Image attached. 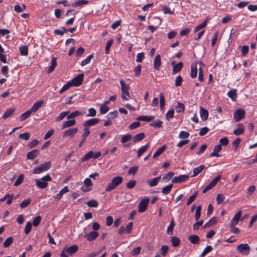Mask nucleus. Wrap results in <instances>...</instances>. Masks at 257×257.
I'll return each instance as SVG.
<instances>
[{
  "label": "nucleus",
  "instance_id": "nucleus-51",
  "mask_svg": "<svg viewBox=\"0 0 257 257\" xmlns=\"http://www.w3.org/2000/svg\"><path fill=\"white\" fill-rule=\"evenodd\" d=\"M201 210V205L198 206L196 209L195 214V219L196 221H198L200 218Z\"/></svg>",
  "mask_w": 257,
  "mask_h": 257
},
{
  "label": "nucleus",
  "instance_id": "nucleus-11",
  "mask_svg": "<svg viewBox=\"0 0 257 257\" xmlns=\"http://www.w3.org/2000/svg\"><path fill=\"white\" fill-rule=\"evenodd\" d=\"M245 111L243 109H238L236 110L233 113V118L235 122L239 121L243 117Z\"/></svg>",
  "mask_w": 257,
  "mask_h": 257
},
{
  "label": "nucleus",
  "instance_id": "nucleus-39",
  "mask_svg": "<svg viewBox=\"0 0 257 257\" xmlns=\"http://www.w3.org/2000/svg\"><path fill=\"white\" fill-rule=\"evenodd\" d=\"M19 51L21 55L26 56L28 55V48L27 46L19 47Z\"/></svg>",
  "mask_w": 257,
  "mask_h": 257
},
{
  "label": "nucleus",
  "instance_id": "nucleus-64",
  "mask_svg": "<svg viewBox=\"0 0 257 257\" xmlns=\"http://www.w3.org/2000/svg\"><path fill=\"white\" fill-rule=\"evenodd\" d=\"M207 25V20L204 21L201 24L197 26L194 29V32H196L200 30L201 29L203 28L206 27Z\"/></svg>",
  "mask_w": 257,
  "mask_h": 257
},
{
  "label": "nucleus",
  "instance_id": "nucleus-15",
  "mask_svg": "<svg viewBox=\"0 0 257 257\" xmlns=\"http://www.w3.org/2000/svg\"><path fill=\"white\" fill-rule=\"evenodd\" d=\"M64 251L71 255L76 252L78 250V247L77 245H73L69 247H65L63 249Z\"/></svg>",
  "mask_w": 257,
  "mask_h": 257
},
{
  "label": "nucleus",
  "instance_id": "nucleus-21",
  "mask_svg": "<svg viewBox=\"0 0 257 257\" xmlns=\"http://www.w3.org/2000/svg\"><path fill=\"white\" fill-rule=\"evenodd\" d=\"M44 104V100L36 102L30 109L32 112H36Z\"/></svg>",
  "mask_w": 257,
  "mask_h": 257
},
{
  "label": "nucleus",
  "instance_id": "nucleus-58",
  "mask_svg": "<svg viewBox=\"0 0 257 257\" xmlns=\"http://www.w3.org/2000/svg\"><path fill=\"white\" fill-rule=\"evenodd\" d=\"M168 246L167 245H164L161 247L160 252L162 255L165 256L168 252Z\"/></svg>",
  "mask_w": 257,
  "mask_h": 257
},
{
  "label": "nucleus",
  "instance_id": "nucleus-52",
  "mask_svg": "<svg viewBox=\"0 0 257 257\" xmlns=\"http://www.w3.org/2000/svg\"><path fill=\"white\" fill-rule=\"evenodd\" d=\"M132 138V136L130 134H127L124 135L120 140V142L121 143H125L129 141H130Z\"/></svg>",
  "mask_w": 257,
  "mask_h": 257
},
{
  "label": "nucleus",
  "instance_id": "nucleus-24",
  "mask_svg": "<svg viewBox=\"0 0 257 257\" xmlns=\"http://www.w3.org/2000/svg\"><path fill=\"white\" fill-rule=\"evenodd\" d=\"M76 123L75 119H71L64 121L61 126L62 129H64L66 127H70L74 125Z\"/></svg>",
  "mask_w": 257,
  "mask_h": 257
},
{
  "label": "nucleus",
  "instance_id": "nucleus-31",
  "mask_svg": "<svg viewBox=\"0 0 257 257\" xmlns=\"http://www.w3.org/2000/svg\"><path fill=\"white\" fill-rule=\"evenodd\" d=\"M68 188L67 186H65L60 191V192H59L58 194H57V195H56V196L55 197V198L58 200H59L63 196V195L67 193V192H68Z\"/></svg>",
  "mask_w": 257,
  "mask_h": 257
},
{
  "label": "nucleus",
  "instance_id": "nucleus-62",
  "mask_svg": "<svg viewBox=\"0 0 257 257\" xmlns=\"http://www.w3.org/2000/svg\"><path fill=\"white\" fill-rule=\"evenodd\" d=\"M72 86L71 84L70 83V81L67 82L66 84H65L62 88L59 90L60 93H62L64 91L67 90L69 89V88Z\"/></svg>",
  "mask_w": 257,
  "mask_h": 257
},
{
  "label": "nucleus",
  "instance_id": "nucleus-40",
  "mask_svg": "<svg viewBox=\"0 0 257 257\" xmlns=\"http://www.w3.org/2000/svg\"><path fill=\"white\" fill-rule=\"evenodd\" d=\"M185 109L184 105L180 102H177V105L176 106V111L177 113L183 112Z\"/></svg>",
  "mask_w": 257,
  "mask_h": 257
},
{
  "label": "nucleus",
  "instance_id": "nucleus-48",
  "mask_svg": "<svg viewBox=\"0 0 257 257\" xmlns=\"http://www.w3.org/2000/svg\"><path fill=\"white\" fill-rule=\"evenodd\" d=\"M175 223L174 221V219H172L170 223V225L168 226L167 228V233L169 235H172L173 234V230L175 226Z\"/></svg>",
  "mask_w": 257,
  "mask_h": 257
},
{
  "label": "nucleus",
  "instance_id": "nucleus-35",
  "mask_svg": "<svg viewBox=\"0 0 257 257\" xmlns=\"http://www.w3.org/2000/svg\"><path fill=\"white\" fill-rule=\"evenodd\" d=\"M155 118L154 116H141L137 118V120L140 121H146L148 122L152 121Z\"/></svg>",
  "mask_w": 257,
  "mask_h": 257
},
{
  "label": "nucleus",
  "instance_id": "nucleus-45",
  "mask_svg": "<svg viewBox=\"0 0 257 257\" xmlns=\"http://www.w3.org/2000/svg\"><path fill=\"white\" fill-rule=\"evenodd\" d=\"M212 250V247L210 245L207 246L203 250L200 255V257H204L206 254L211 252Z\"/></svg>",
  "mask_w": 257,
  "mask_h": 257
},
{
  "label": "nucleus",
  "instance_id": "nucleus-43",
  "mask_svg": "<svg viewBox=\"0 0 257 257\" xmlns=\"http://www.w3.org/2000/svg\"><path fill=\"white\" fill-rule=\"evenodd\" d=\"M93 152L91 151L86 154L82 158L81 161L85 162L93 158Z\"/></svg>",
  "mask_w": 257,
  "mask_h": 257
},
{
  "label": "nucleus",
  "instance_id": "nucleus-12",
  "mask_svg": "<svg viewBox=\"0 0 257 257\" xmlns=\"http://www.w3.org/2000/svg\"><path fill=\"white\" fill-rule=\"evenodd\" d=\"M242 211L241 210L238 211L233 216L230 222V226H235L237 224L240 217L241 215Z\"/></svg>",
  "mask_w": 257,
  "mask_h": 257
},
{
  "label": "nucleus",
  "instance_id": "nucleus-7",
  "mask_svg": "<svg viewBox=\"0 0 257 257\" xmlns=\"http://www.w3.org/2000/svg\"><path fill=\"white\" fill-rule=\"evenodd\" d=\"M83 78L84 74L83 73L79 74L76 77H74L70 82L72 86L75 87L79 86L82 84Z\"/></svg>",
  "mask_w": 257,
  "mask_h": 257
},
{
  "label": "nucleus",
  "instance_id": "nucleus-30",
  "mask_svg": "<svg viewBox=\"0 0 257 257\" xmlns=\"http://www.w3.org/2000/svg\"><path fill=\"white\" fill-rule=\"evenodd\" d=\"M167 148V146L166 145H164L162 147L160 148L159 149H158L155 153L153 155V158L155 159L159 157L161 154H162L166 150Z\"/></svg>",
  "mask_w": 257,
  "mask_h": 257
},
{
  "label": "nucleus",
  "instance_id": "nucleus-28",
  "mask_svg": "<svg viewBox=\"0 0 257 257\" xmlns=\"http://www.w3.org/2000/svg\"><path fill=\"white\" fill-rule=\"evenodd\" d=\"M197 67L196 64H192L191 65V73L190 76L192 78H195L197 74Z\"/></svg>",
  "mask_w": 257,
  "mask_h": 257
},
{
  "label": "nucleus",
  "instance_id": "nucleus-63",
  "mask_svg": "<svg viewBox=\"0 0 257 257\" xmlns=\"http://www.w3.org/2000/svg\"><path fill=\"white\" fill-rule=\"evenodd\" d=\"M113 40L110 39L106 43L105 48V51L106 54H108L109 52V49L110 47L111 46L112 43H113Z\"/></svg>",
  "mask_w": 257,
  "mask_h": 257
},
{
  "label": "nucleus",
  "instance_id": "nucleus-25",
  "mask_svg": "<svg viewBox=\"0 0 257 257\" xmlns=\"http://www.w3.org/2000/svg\"><path fill=\"white\" fill-rule=\"evenodd\" d=\"M145 137V134L144 133H141L135 135L133 137L134 143H137L143 140Z\"/></svg>",
  "mask_w": 257,
  "mask_h": 257
},
{
  "label": "nucleus",
  "instance_id": "nucleus-22",
  "mask_svg": "<svg viewBox=\"0 0 257 257\" xmlns=\"http://www.w3.org/2000/svg\"><path fill=\"white\" fill-rule=\"evenodd\" d=\"M161 64V56L159 54L156 56L154 61V67L156 70H159Z\"/></svg>",
  "mask_w": 257,
  "mask_h": 257
},
{
  "label": "nucleus",
  "instance_id": "nucleus-32",
  "mask_svg": "<svg viewBox=\"0 0 257 257\" xmlns=\"http://www.w3.org/2000/svg\"><path fill=\"white\" fill-rule=\"evenodd\" d=\"M88 3V1L86 0H78L71 4L72 7H77L82 5H86Z\"/></svg>",
  "mask_w": 257,
  "mask_h": 257
},
{
  "label": "nucleus",
  "instance_id": "nucleus-29",
  "mask_svg": "<svg viewBox=\"0 0 257 257\" xmlns=\"http://www.w3.org/2000/svg\"><path fill=\"white\" fill-rule=\"evenodd\" d=\"M84 184L86 187H87V189H83V190L84 191H88L91 189V187L92 186V183L91 180L89 178H86L84 181Z\"/></svg>",
  "mask_w": 257,
  "mask_h": 257
},
{
  "label": "nucleus",
  "instance_id": "nucleus-9",
  "mask_svg": "<svg viewBox=\"0 0 257 257\" xmlns=\"http://www.w3.org/2000/svg\"><path fill=\"white\" fill-rule=\"evenodd\" d=\"M221 178V176L218 175L217 177H216L215 178H214L211 182L208 184L203 190L202 193H205L207 191H208L209 190L212 189L213 187H214L215 185L217 184V183L219 181L220 179Z\"/></svg>",
  "mask_w": 257,
  "mask_h": 257
},
{
  "label": "nucleus",
  "instance_id": "nucleus-53",
  "mask_svg": "<svg viewBox=\"0 0 257 257\" xmlns=\"http://www.w3.org/2000/svg\"><path fill=\"white\" fill-rule=\"evenodd\" d=\"M198 192H195L192 195H191L188 199L186 204L187 205H189L191 204L196 199V196L197 195Z\"/></svg>",
  "mask_w": 257,
  "mask_h": 257
},
{
  "label": "nucleus",
  "instance_id": "nucleus-17",
  "mask_svg": "<svg viewBox=\"0 0 257 257\" xmlns=\"http://www.w3.org/2000/svg\"><path fill=\"white\" fill-rule=\"evenodd\" d=\"M175 62L173 61L171 63L172 65H173V74H174L177 72H179L182 68L183 66V64L182 62H180L178 63L177 64H174Z\"/></svg>",
  "mask_w": 257,
  "mask_h": 257
},
{
  "label": "nucleus",
  "instance_id": "nucleus-18",
  "mask_svg": "<svg viewBox=\"0 0 257 257\" xmlns=\"http://www.w3.org/2000/svg\"><path fill=\"white\" fill-rule=\"evenodd\" d=\"M100 121L99 118H92L89 120L86 121L84 123L83 125L84 127H87L89 126H92L98 123Z\"/></svg>",
  "mask_w": 257,
  "mask_h": 257
},
{
  "label": "nucleus",
  "instance_id": "nucleus-2",
  "mask_svg": "<svg viewBox=\"0 0 257 257\" xmlns=\"http://www.w3.org/2000/svg\"><path fill=\"white\" fill-rule=\"evenodd\" d=\"M52 180V178L49 174H47L40 179H36V185L38 188L41 189H44L48 186L47 182H50Z\"/></svg>",
  "mask_w": 257,
  "mask_h": 257
},
{
  "label": "nucleus",
  "instance_id": "nucleus-6",
  "mask_svg": "<svg viewBox=\"0 0 257 257\" xmlns=\"http://www.w3.org/2000/svg\"><path fill=\"white\" fill-rule=\"evenodd\" d=\"M237 250L240 253L247 255L250 250V246L247 243L240 244L237 246Z\"/></svg>",
  "mask_w": 257,
  "mask_h": 257
},
{
  "label": "nucleus",
  "instance_id": "nucleus-8",
  "mask_svg": "<svg viewBox=\"0 0 257 257\" xmlns=\"http://www.w3.org/2000/svg\"><path fill=\"white\" fill-rule=\"evenodd\" d=\"M221 178V176L218 175L217 177H216L215 178H214L211 182L208 184L203 190L202 193H205L207 191H208L209 190L212 189L213 187H214L215 185L217 184V183L219 181L220 179Z\"/></svg>",
  "mask_w": 257,
  "mask_h": 257
},
{
  "label": "nucleus",
  "instance_id": "nucleus-36",
  "mask_svg": "<svg viewBox=\"0 0 257 257\" xmlns=\"http://www.w3.org/2000/svg\"><path fill=\"white\" fill-rule=\"evenodd\" d=\"M217 221V220L216 217H212L204 225L203 227H207L213 226L216 223Z\"/></svg>",
  "mask_w": 257,
  "mask_h": 257
},
{
  "label": "nucleus",
  "instance_id": "nucleus-13",
  "mask_svg": "<svg viewBox=\"0 0 257 257\" xmlns=\"http://www.w3.org/2000/svg\"><path fill=\"white\" fill-rule=\"evenodd\" d=\"M78 132V128H70L67 130H66L63 134V137H70L71 138H72L74 137L75 134Z\"/></svg>",
  "mask_w": 257,
  "mask_h": 257
},
{
  "label": "nucleus",
  "instance_id": "nucleus-33",
  "mask_svg": "<svg viewBox=\"0 0 257 257\" xmlns=\"http://www.w3.org/2000/svg\"><path fill=\"white\" fill-rule=\"evenodd\" d=\"M205 168V166L201 165L200 166L196 167L193 169V175L192 177H195L198 175Z\"/></svg>",
  "mask_w": 257,
  "mask_h": 257
},
{
  "label": "nucleus",
  "instance_id": "nucleus-20",
  "mask_svg": "<svg viewBox=\"0 0 257 257\" xmlns=\"http://www.w3.org/2000/svg\"><path fill=\"white\" fill-rule=\"evenodd\" d=\"M200 115L202 120L205 121L208 119V112L205 108H203L202 107H200Z\"/></svg>",
  "mask_w": 257,
  "mask_h": 257
},
{
  "label": "nucleus",
  "instance_id": "nucleus-5",
  "mask_svg": "<svg viewBox=\"0 0 257 257\" xmlns=\"http://www.w3.org/2000/svg\"><path fill=\"white\" fill-rule=\"evenodd\" d=\"M149 201L150 199L148 197H146L140 201L138 205L139 212H143L147 209Z\"/></svg>",
  "mask_w": 257,
  "mask_h": 257
},
{
  "label": "nucleus",
  "instance_id": "nucleus-47",
  "mask_svg": "<svg viewBox=\"0 0 257 257\" xmlns=\"http://www.w3.org/2000/svg\"><path fill=\"white\" fill-rule=\"evenodd\" d=\"M227 95L232 100H234L236 97V90L231 89L229 90L227 93Z\"/></svg>",
  "mask_w": 257,
  "mask_h": 257
},
{
  "label": "nucleus",
  "instance_id": "nucleus-55",
  "mask_svg": "<svg viewBox=\"0 0 257 257\" xmlns=\"http://www.w3.org/2000/svg\"><path fill=\"white\" fill-rule=\"evenodd\" d=\"M93 57V54L88 56L86 59H84L81 63L82 66H85L90 63L91 59Z\"/></svg>",
  "mask_w": 257,
  "mask_h": 257
},
{
  "label": "nucleus",
  "instance_id": "nucleus-10",
  "mask_svg": "<svg viewBox=\"0 0 257 257\" xmlns=\"http://www.w3.org/2000/svg\"><path fill=\"white\" fill-rule=\"evenodd\" d=\"M189 178L188 175H181L178 176H176L172 178V182L173 183H179L187 181Z\"/></svg>",
  "mask_w": 257,
  "mask_h": 257
},
{
  "label": "nucleus",
  "instance_id": "nucleus-16",
  "mask_svg": "<svg viewBox=\"0 0 257 257\" xmlns=\"http://www.w3.org/2000/svg\"><path fill=\"white\" fill-rule=\"evenodd\" d=\"M244 132V127L242 123L237 124V128L233 132V134L235 136L240 135L243 134Z\"/></svg>",
  "mask_w": 257,
  "mask_h": 257
},
{
  "label": "nucleus",
  "instance_id": "nucleus-23",
  "mask_svg": "<svg viewBox=\"0 0 257 257\" xmlns=\"http://www.w3.org/2000/svg\"><path fill=\"white\" fill-rule=\"evenodd\" d=\"M222 147L221 145H217L215 146L213 152L210 154V157H218L220 156L218 154V153L221 150Z\"/></svg>",
  "mask_w": 257,
  "mask_h": 257
},
{
  "label": "nucleus",
  "instance_id": "nucleus-50",
  "mask_svg": "<svg viewBox=\"0 0 257 257\" xmlns=\"http://www.w3.org/2000/svg\"><path fill=\"white\" fill-rule=\"evenodd\" d=\"M26 9V7L25 5H22V6L19 5H16L14 7V10L17 13H21Z\"/></svg>",
  "mask_w": 257,
  "mask_h": 257
},
{
  "label": "nucleus",
  "instance_id": "nucleus-60",
  "mask_svg": "<svg viewBox=\"0 0 257 257\" xmlns=\"http://www.w3.org/2000/svg\"><path fill=\"white\" fill-rule=\"evenodd\" d=\"M174 110L173 108L170 109L166 113V119H169L174 117Z\"/></svg>",
  "mask_w": 257,
  "mask_h": 257
},
{
  "label": "nucleus",
  "instance_id": "nucleus-38",
  "mask_svg": "<svg viewBox=\"0 0 257 257\" xmlns=\"http://www.w3.org/2000/svg\"><path fill=\"white\" fill-rule=\"evenodd\" d=\"M57 65L56 58L53 57L51 61V65L48 69L47 72L48 73H51Z\"/></svg>",
  "mask_w": 257,
  "mask_h": 257
},
{
  "label": "nucleus",
  "instance_id": "nucleus-46",
  "mask_svg": "<svg viewBox=\"0 0 257 257\" xmlns=\"http://www.w3.org/2000/svg\"><path fill=\"white\" fill-rule=\"evenodd\" d=\"M180 240L179 238L176 236H173L171 237V243L174 247H177L179 245Z\"/></svg>",
  "mask_w": 257,
  "mask_h": 257
},
{
  "label": "nucleus",
  "instance_id": "nucleus-42",
  "mask_svg": "<svg viewBox=\"0 0 257 257\" xmlns=\"http://www.w3.org/2000/svg\"><path fill=\"white\" fill-rule=\"evenodd\" d=\"M32 112V110L30 109L28 110H27V111H26L25 112L22 113L20 116L21 120L23 121V120H25L26 119H27L28 117H29L30 116Z\"/></svg>",
  "mask_w": 257,
  "mask_h": 257
},
{
  "label": "nucleus",
  "instance_id": "nucleus-57",
  "mask_svg": "<svg viewBox=\"0 0 257 257\" xmlns=\"http://www.w3.org/2000/svg\"><path fill=\"white\" fill-rule=\"evenodd\" d=\"M138 169L139 168L137 166L132 167L128 170L127 173L128 175H134L137 172Z\"/></svg>",
  "mask_w": 257,
  "mask_h": 257
},
{
  "label": "nucleus",
  "instance_id": "nucleus-44",
  "mask_svg": "<svg viewBox=\"0 0 257 257\" xmlns=\"http://www.w3.org/2000/svg\"><path fill=\"white\" fill-rule=\"evenodd\" d=\"M13 237L12 236H10L7 238L3 244V246L5 248L8 247L10 246L12 243L13 242Z\"/></svg>",
  "mask_w": 257,
  "mask_h": 257
},
{
  "label": "nucleus",
  "instance_id": "nucleus-49",
  "mask_svg": "<svg viewBox=\"0 0 257 257\" xmlns=\"http://www.w3.org/2000/svg\"><path fill=\"white\" fill-rule=\"evenodd\" d=\"M165 99L164 95L163 94V93H161L160 95V109L161 110H162L165 106Z\"/></svg>",
  "mask_w": 257,
  "mask_h": 257
},
{
  "label": "nucleus",
  "instance_id": "nucleus-26",
  "mask_svg": "<svg viewBox=\"0 0 257 257\" xmlns=\"http://www.w3.org/2000/svg\"><path fill=\"white\" fill-rule=\"evenodd\" d=\"M161 179V177H158L156 178H154L153 179L148 180L147 181L148 184L151 187L156 186L158 183L159 181Z\"/></svg>",
  "mask_w": 257,
  "mask_h": 257
},
{
  "label": "nucleus",
  "instance_id": "nucleus-37",
  "mask_svg": "<svg viewBox=\"0 0 257 257\" xmlns=\"http://www.w3.org/2000/svg\"><path fill=\"white\" fill-rule=\"evenodd\" d=\"M189 240L192 244H197L199 242V237L197 235H191L188 237Z\"/></svg>",
  "mask_w": 257,
  "mask_h": 257
},
{
  "label": "nucleus",
  "instance_id": "nucleus-19",
  "mask_svg": "<svg viewBox=\"0 0 257 257\" xmlns=\"http://www.w3.org/2000/svg\"><path fill=\"white\" fill-rule=\"evenodd\" d=\"M39 153L40 151L38 149H35L30 151L28 153L27 155V159L31 160L34 159L39 154Z\"/></svg>",
  "mask_w": 257,
  "mask_h": 257
},
{
  "label": "nucleus",
  "instance_id": "nucleus-14",
  "mask_svg": "<svg viewBox=\"0 0 257 257\" xmlns=\"http://www.w3.org/2000/svg\"><path fill=\"white\" fill-rule=\"evenodd\" d=\"M99 235L97 232L95 231H90L89 233L86 234L84 237L89 241H91L95 240Z\"/></svg>",
  "mask_w": 257,
  "mask_h": 257
},
{
  "label": "nucleus",
  "instance_id": "nucleus-1",
  "mask_svg": "<svg viewBox=\"0 0 257 257\" xmlns=\"http://www.w3.org/2000/svg\"><path fill=\"white\" fill-rule=\"evenodd\" d=\"M123 179L120 176L113 177L105 188L106 192H110L119 185L122 182Z\"/></svg>",
  "mask_w": 257,
  "mask_h": 257
},
{
  "label": "nucleus",
  "instance_id": "nucleus-3",
  "mask_svg": "<svg viewBox=\"0 0 257 257\" xmlns=\"http://www.w3.org/2000/svg\"><path fill=\"white\" fill-rule=\"evenodd\" d=\"M119 82L121 85V97L123 100H127L130 97L128 92L129 86L125 84L123 80H120Z\"/></svg>",
  "mask_w": 257,
  "mask_h": 257
},
{
  "label": "nucleus",
  "instance_id": "nucleus-34",
  "mask_svg": "<svg viewBox=\"0 0 257 257\" xmlns=\"http://www.w3.org/2000/svg\"><path fill=\"white\" fill-rule=\"evenodd\" d=\"M15 109L14 108H10L8 109L3 114V117L4 119H6L11 116L15 112Z\"/></svg>",
  "mask_w": 257,
  "mask_h": 257
},
{
  "label": "nucleus",
  "instance_id": "nucleus-56",
  "mask_svg": "<svg viewBox=\"0 0 257 257\" xmlns=\"http://www.w3.org/2000/svg\"><path fill=\"white\" fill-rule=\"evenodd\" d=\"M225 197L222 194H218L216 196V202L218 204H220L224 202Z\"/></svg>",
  "mask_w": 257,
  "mask_h": 257
},
{
  "label": "nucleus",
  "instance_id": "nucleus-59",
  "mask_svg": "<svg viewBox=\"0 0 257 257\" xmlns=\"http://www.w3.org/2000/svg\"><path fill=\"white\" fill-rule=\"evenodd\" d=\"M31 203V199L30 198H28L27 199L24 200L20 204V206L22 208H25L28 206Z\"/></svg>",
  "mask_w": 257,
  "mask_h": 257
},
{
  "label": "nucleus",
  "instance_id": "nucleus-4",
  "mask_svg": "<svg viewBox=\"0 0 257 257\" xmlns=\"http://www.w3.org/2000/svg\"><path fill=\"white\" fill-rule=\"evenodd\" d=\"M51 167V163L50 162H45L41 164L38 167L35 168L33 170V173L39 174L43 172L47 171Z\"/></svg>",
  "mask_w": 257,
  "mask_h": 257
},
{
  "label": "nucleus",
  "instance_id": "nucleus-61",
  "mask_svg": "<svg viewBox=\"0 0 257 257\" xmlns=\"http://www.w3.org/2000/svg\"><path fill=\"white\" fill-rule=\"evenodd\" d=\"M174 173L172 172H169L168 174L164 175L162 180L165 181H168L174 176Z\"/></svg>",
  "mask_w": 257,
  "mask_h": 257
},
{
  "label": "nucleus",
  "instance_id": "nucleus-41",
  "mask_svg": "<svg viewBox=\"0 0 257 257\" xmlns=\"http://www.w3.org/2000/svg\"><path fill=\"white\" fill-rule=\"evenodd\" d=\"M173 187V184H169L167 186H165L162 188V193L163 194L166 195L169 194Z\"/></svg>",
  "mask_w": 257,
  "mask_h": 257
},
{
  "label": "nucleus",
  "instance_id": "nucleus-54",
  "mask_svg": "<svg viewBox=\"0 0 257 257\" xmlns=\"http://www.w3.org/2000/svg\"><path fill=\"white\" fill-rule=\"evenodd\" d=\"M87 205L90 207H97L98 203L95 200H90L87 202Z\"/></svg>",
  "mask_w": 257,
  "mask_h": 257
},
{
  "label": "nucleus",
  "instance_id": "nucleus-27",
  "mask_svg": "<svg viewBox=\"0 0 257 257\" xmlns=\"http://www.w3.org/2000/svg\"><path fill=\"white\" fill-rule=\"evenodd\" d=\"M150 144H147L146 145L141 147L137 152V156L138 157H141V156L145 153L149 148Z\"/></svg>",
  "mask_w": 257,
  "mask_h": 257
}]
</instances>
